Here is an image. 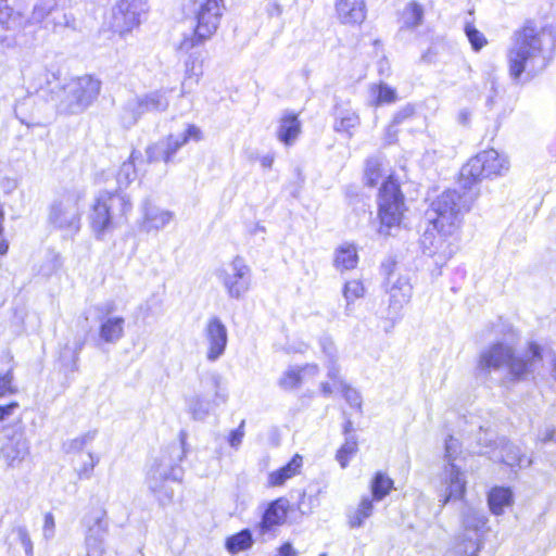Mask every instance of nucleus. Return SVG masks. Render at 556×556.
<instances>
[{
  "mask_svg": "<svg viewBox=\"0 0 556 556\" xmlns=\"http://www.w3.org/2000/svg\"><path fill=\"white\" fill-rule=\"evenodd\" d=\"M223 378L216 371H206L200 376L201 396L211 399L215 405L225 404L228 400L227 390L222 386Z\"/></svg>",
  "mask_w": 556,
  "mask_h": 556,
  "instance_id": "nucleus-21",
  "label": "nucleus"
},
{
  "mask_svg": "<svg viewBox=\"0 0 556 556\" xmlns=\"http://www.w3.org/2000/svg\"><path fill=\"white\" fill-rule=\"evenodd\" d=\"M340 387H341L342 394H343V397L346 401V403L351 407L356 408L357 410L362 412L363 399H362L361 393L356 389H354L351 386H349L348 383H345L343 380H340Z\"/></svg>",
  "mask_w": 556,
  "mask_h": 556,
  "instance_id": "nucleus-51",
  "label": "nucleus"
},
{
  "mask_svg": "<svg viewBox=\"0 0 556 556\" xmlns=\"http://www.w3.org/2000/svg\"><path fill=\"white\" fill-rule=\"evenodd\" d=\"M464 30L473 51H480L488 43L485 36L472 23H466Z\"/></svg>",
  "mask_w": 556,
  "mask_h": 556,
  "instance_id": "nucleus-47",
  "label": "nucleus"
},
{
  "mask_svg": "<svg viewBox=\"0 0 556 556\" xmlns=\"http://www.w3.org/2000/svg\"><path fill=\"white\" fill-rule=\"evenodd\" d=\"M78 464L75 465V471L80 480H89L92 477L94 467L99 464V456L91 452L83 455V458H77Z\"/></svg>",
  "mask_w": 556,
  "mask_h": 556,
  "instance_id": "nucleus-42",
  "label": "nucleus"
},
{
  "mask_svg": "<svg viewBox=\"0 0 556 556\" xmlns=\"http://www.w3.org/2000/svg\"><path fill=\"white\" fill-rule=\"evenodd\" d=\"M185 437L180 432V443H173L161 451L147 475L148 489L156 497L160 505L169 504L174 497V483H179L184 477L181 462L185 457Z\"/></svg>",
  "mask_w": 556,
  "mask_h": 556,
  "instance_id": "nucleus-4",
  "label": "nucleus"
},
{
  "mask_svg": "<svg viewBox=\"0 0 556 556\" xmlns=\"http://www.w3.org/2000/svg\"><path fill=\"white\" fill-rule=\"evenodd\" d=\"M131 210V203L121 191H101L92 205L89 219L91 229L98 240L113 231Z\"/></svg>",
  "mask_w": 556,
  "mask_h": 556,
  "instance_id": "nucleus-6",
  "label": "nucleus"
},
{
  "mask_svg": "<svg viewBox=\"0 0 556 556\" xmlns=\"http://www.w3.org/2000/svg\"><path fill=\"white\" fill-rule=\"evenodd\" d=\"M147 10V0H118L113 8L112 28L119 35L131 31Z\"/></svg>",
  "mask_w": 556,
  "mask_h": 556,
  "instance_id": "nucleus-14",
  "label": "nucleus"
},
{
  "mask_svg": "<svg viewBox=\"0 0 556 556\" xmlns=\"http://www.w3.org/2000/svg\"><path fill=\"white\" fill-rule=\"evenodd\" d=\"M336 10L344 24H361L366 17L365 0H337Z\"/></svg>",
  "mask_w": 556,
  "mask_h": 556,
  "instance_id": "nucleus-25",
  "label": "nucleus"
},
{
  "mask_svg": "<svg viewBox=\"0 0 556 556\" xmlns=\"http://www.w3.org/2000/svg\"><path fill=\"white\" fill-rule=\"evenodd\" d=\"M479 545L473 539H464L455 547L456 556H478Z\"/></svg>",
  "mask_w": 556,
  "mask_h": 556,
  "instance_id": "nucleus-52",
  "label": "nucleus"
},
{
  "mask_svg": "<svg viewBox=\"0 0 556 556\" xmlns=\"http://www.w3.org/2000/svg\"><path fill=\"white\" fill-rule=\"evenodd\" d=\"M23 16L8 4L0 3V26L5 30H13L21 27Z\"/></svg>",
  "mask_w": 556,
  "mask_h": 556,
  "instance_id": "nucleus-43",
  "label": "nucleus"
},
{
  "mask_svg": "<svg viewBox=\"0 0 556 556\" xmlns=\"http://www.w3.org/2000/svg\"><path fill=\"white\" fill-rule=\"evenodd\" d=\"M372 94L375 96L374 104L376 106L382 104H389L396 100V91L387 84H380L372 88Z\"/></svg>",
  "mask_w": 556,
  "mask_h": 556,
  "instance_id": "nucleus-46",
  "label": "nucleus"
},
{
  "mask_svg": "<svg viewBox=\"0 0 556 556\" xmlns=\"http://www.w3.org/2000/svg\"><path fill=\"white\" fill-rule=\"evenodd\" d=\"M84 525L87 528L85 534L87 556H103L110 527L106 510L103 508L92 509L84 518Z\"/></svg>",
  "mask_w": 556,
  "mask_h": 556,
  "instance_id": "nucleus-12",
  "label": "nucleus"
},
{
  "mask_svg": "<svg viewBox=\"0 0 556 556\" xmlns=\"http://www.w3.org/2000/svg\"><path fill=\"white\" fill-rule=\"evenodd\" d=\"M543 362V348L534 341L522 351L511 344L496 341L478 355L475 376L483 383H496L502 387L516 386L534 378Z\"/></svg>",
  "mask_w": 556,
  "mask_h": 556,
  "instance_id": "nucleus-2",
  "label": "nucleus"
},
{
  "mask_svg": "<svg viewBox=\"0 0 556 556\" xmlns=\"http://www.w3.org/2000/svg\"><path fill=\"white\" fill-rule=\"evenodd\" d=\"M168 90L159 89L130 98L123 106L121 119L126 128L134 126L146 113H162L169 105Z\"/></svg>",
  "mask_w": 556,
  "mask_h": 556,
  "instance_id": "nucleus-11",
  "label": "nucleus"
},
{
  "mask_svg": "<svg viewBox=\"0 0 556 556\" xmlns=\"http://www.w3.org/2000/svg\"><path fill=\"white\" fill-rule=\"evenodd\" d=\"M404 211V195L400 185L389 177L381 185L378 194V217L380 220L378 232L384 237L390 236L391 229L401 225Z\"/></svg>",
  "mask_w": 556,
  "mask_h": 556,
  "instance_id": "nucleus-10",
  "label": "nucleus"
},
{
  "mask_svg": "<svg viewBox=\"0 0 556 556\" xmlns=\"http://www.w3.org/2000/svg\"><path fill=\"white\" fill-rule=\"evenodd\" d=\"M86 191L73 187L56 194L48 207V223L55 229L76 235L81 228Z\"/></svg>",
  "mask_w": 556,
  "mask_h": 556,
  "instance_id": "nucleus-7",
  "label": "nucleus"
},
{
  "mask_svg": "<svg viewBox=\"0 0 556 556\" xmlns=\"http://www.w3.org/2000/svg\"><path fill=\"white\" fill-rule=\"evenodd\" d=\"M414 113L415 111L412 105H405L394 114L391 123H393L396 126H400L403 123L409 121L414 116Z\"/></svg>",
  "mask_w": 556,
  "mask_h": 556,
  "instance_id": "nucleus-56",
  "label": "nucleus"
},
{
  "mask_svg": "<svg viewBox=\"0 0 556 556\" xmlns=\"http://www.w3.org/2000/svg\"><path fill=\"white\" fill-rule=\"evenodd\" d=\"M186 75L181 85V92L185 93L188 87H191L193 84H198L200 77L203 74L202 63L198 62L193 59L192 54H190L189 59L185 63Z\"/></svg>",
  "mask_w": 556,
  "mask_h": 556,
  "instance_id": "nucleus-41",
  "label": "nucleus"
},
{
  "mask_svg": "<svg viewBox=\"0 0 556 556\" xmlns=\"http://www.w3.org/2000/svg\"><path fill=\"white\" fill-rule=\"evenodd\" d=\"M444 465L441 485L439 492V502L445 506L452 501L463 500L466 493L467 480L465 472L455 464V460L462 453L460 442L453 435L445 440Z\"/></svg>",
  "mask_w": 556,
  "mask_h": 556,
  "instance_id": "nucleus-8",
  "label": "nucleus"
},
{
  "mask_svg": "<svg viewBox=\"0 0 556 556\" xmlns=\"http://www.w3.org/2000/svg\"><path fill=\"white\" fill-rule=\"evenodd\" d=\"M288 500L283 497L271 501L267 505L262 519L257 525V529L262 535L267 534L275 527L285 523L288 515Z\"/></svg>",
  "mask_w": 556,
  "mask_h": 556,
  "instance_id": "nucleus-20",
  "label": "nucleus"
},
{
  "mask_svg": "<svg viewBox=\"0 0 556 556\" xmlns=\"http://www.w3.org/2000/svg\"><path fill=\"white\" fill-rule=\"evenodd\" d=\"M453 231H443L441 229L427 228L420 238L422 253L433 258L437 266H443L455 252L454 247L447 240V236Z\"/></svg>",
  "mask_w": 556,
  "mask_h": 556,
  "instance_id": "nucleus-15",
  "label": "nucleus"
},
{
  "mask_svg": "<svg viewBox=\"0 0 556 556\" xmlns=\"http://www.w3.org/2000/svg\"><path fill=\"white\" fill-rule=\"evenodd\" d=\"M364 287L358 280L345 282L343 287V296L346 300V309H349L351 303L364 295Z\"/></svg>",
  "mask_w": 556,
  "mask_h": 556,
  "instance_id": "nucleus-50",
  "label": "nucleus"
},
{
  "mask_svg": "<svg viewBox=\"0 0 556 556\" xmlns=\"http://www.w3.org/2000/svg\"><path fill=\"white\" fill-rule=\"evenodd\" d=\"M142 220L140 222V229L146 232L159 231L163 229L173 219V213L167 210L160 208L152 205L150 200H144L142 205Z\"/></svg>",
  "mask_w": 556,
  "mask_h": 556,
  "instance_id": "nucleus-22",
  "label": "nucleus"
},
{
  "mask_svg": "<svg viewBox=\"0 0 556 556\" xmlns=\"http://www.w3.org/2000/svg\"><path fill=\"white\" fill-rule=\"evenodd\" d=\"M254 544L252 531L248 528L228 536L225 541V548L231 555L250 549Z\"/></svg>",
  "mask_w": 556,
  "mask_h": 556,
  "instance_id": "nucleus-29",
  "label": "nucleus"
},
{
  "mask_svg": "<svg viewBox=\"0 0 556 556\" xmlns=\"http://www.w3.org/2000/svg\"><path fill=\"white\" fill-rule=\"evenodd\" d=\"M302 383V375L298 368H289L278 380V386L285 391L299 388Z\"/></svg>",
  "mask_w": 556,
  "mask_h": 556,
  "instance_id": "nucleus-45",
  "label": "nucleus"
},
{
  "mask_svg": "<svg viewBox=\"0 0 556 556\" xmlns=\"http://www.w3.org/2000/svg\"><path fill=\"white\" fill-rule=\"evenodd\" d=\"M116 311V304L114 301H108L97 306L98 318L104 316H114L113 313Z\"/></svg>",
  "mask_w": 556,
  "mask_h": 556,
  "instance_id": "nucleus-59",
  "label": "nucleus"
},
{
  "mask_svg": "<svg viewBox=\"0 0 556 556\" xmlns=\"http://www.w3.org/2000/svg\"><path fill=\"white\" fill-rule=\"evenodd\" d=\"M13 374L12 370H8L4 375H0V396L14 393L12 386Z\"/></svg>",
  "mask_w": 556,
  "mask_h": 556,
  "instance_id": "nucleus-57",
  "label": "nucleus"
},
{
  "mask_svg": "<svg viewBox=\"0 0 556 556\" xmlns=\"http://www.w3.org/2000/svg\"><path fill=\"white\" fill-rule=\"evenodd\" d=\"M135 154L132 151L129 159L125 161L116 175V181L118 185V189H123L129 186L131 181H134L137 177L136 166H135Z\"/></svg>",
  "mask_w": 556,
  "mask_h": 556,
  "instance_id": "nucleus-39",
  "label": "nucleus"
},
{
  "mask_svg": "<svg viewBox=\"0 0 556 556\" xmlns=\"http://www.w3.org/2000/svg\"><path fill=\"white\" fill-rule=\"evenodd\" d=\"M513 503V492L508 488L495 486L488 496L490 510L494 515L503 514L504 509Z\"/></svg>",
  "mask_w": 556,
  "mask_h": 556,
  "instance_id": "nucleus-30",
  "label": "nucleus"
},
{
  "mask_svg": "<svg viewBox=\"0 0 556 556\" xmlns=\"http://www.w3.org/2000/svg\"><path fill=\"white\" fill-rule=\"evenodd\" d=\"M399 126L391 123L386 130V141L388 144H392L397 139Z\"/></svg>",
  "mask_w": 556,
  "mask_h": 556,
  "instance_id": "nucleus-63",
  "label": "nucleus"
},
{
  "mask_svg": "<svg viewBox=\"0 0 556 556\" xmlns=\"http://www.w3.org/2000/svg\"><path fill=\"white\" fill-rule=\"evenodd\" d=\"M394 488V481L384 472L378 471L375 473L371 483V500L382 501Z\"/></svg>",
  "mask_w": 556,
  "mask_h": 556,
  "instance_id": "nucleus-33",
  "label": "nucleus"
},
{
  "mask_svg": "<svg viewBox=\"0 0 556 556\" xmlns=\"http://www.w3.org/2000/svg\"><path fill=\"white\" fill-rule=\"evenodd\" d=\"M125 334L123 316L99 317V338L108 344H116Z\"/></svg>",
  "mask_w": 556,
  "mask_h": 556,
  "instance_id": "nucleus-24",
  "label": "nucleus"
},
{
  "mask_svg": "<svg viewBox=\"0 0 556 556\" xmlns=\"http://www.w3.org/2000/svg\"><path fill=\"white\" fill-rule=\"evenodd\" d=\"M425 10L417 1H409L400 14L401 29H416L424 23Z\"/></svg>",
  "mask_w": 556,
  "mask_h": 556,
  "instance_id": "nucleus-27",
  "label": "nucleus"
},
{
  "mask_svg": "<svg viewBox=\"0 0 556 556\" xmlns=\"http://www.w3.org/2000/svg\"><path fill=\"white\" fill-rule=\"evenodd\" d=\"M302 465V456L295 454L286 465L269 473V484L273 486L282 485L288 479L299 473Z\"/></svg>",
  "mask_w": 556,
  "mask_h": 556,
  "instance_id": "nucleus-28",
  "label": "nucleus"
},
{
  "mask_svg": "<svg viewBox=\"0 0 556 556\" xmlns=\"http://www.w3.org/2000/svg\"><path fill=\"white\" fill-rule=\"evenodd\" d=\"M3 220H4V211L0 206V255H5L9 250V242L3 236Z\"/></svg>",
  "mask_w": 556,
  "mask_h": 556,
  "instance_id": "nucleus-61",
  "label": "nucleus"
},
{
  "mask_svg": "<svg viewBox=\"0 0 556 556\" xmlns=\"http://www.w3.org/2000/svg\"><path fill=\"white\" fill-rule=\"evenodd\" d=\"M266 12L269 16H280L282 14V7L278 2L271 1L267 4Z\"/></svg>",
  "mask_w": 556,
  "mask_h": 556,
  "instance_id": "nucleus-64",
  "label": "nucleus"
},
{
  "mask_svg": "<svg viewBox=\"0 0 556 556\" xmlns=\"http://www.w3.org/2000/svg\"><path fill=\"white\" fill-rule=\"evenodd\" d=\"M507 169V160L494 149L479 152L460 169L458 185L463 192L448 189L431 203L427 212L430 224L443 231H453L478 199L479 182L484 178L501 176Z\"/></svg>",
  "mask_w": 556,
  "mask_h": 556,
  "instance_id": "nucleus-1",
  "label": "nucleus"
},
{
  "mask_svg": "<svg viewBox=\"0 0 556 556\" xmlns=\"http://www.w3.org/2000/svg\"><path fill=\"white\" fill-rule=\"evenodd\" d=\"M244 426H245V421L241 420L238 428L230 431L229 437H228V443L231 447L238 448L239 445L242 443V439L244 437Z\"/></svg>",
  "mask_w": 556,
  "mask_h": 556,
  "instance_id": "nucleus-55",
  "label": "nucleus"
},
{
  "mask_svg": "<svg viewBox=\"0 0 556 556\" xmlns=\"http://www.w3.org/2000/svg\"><path fill=\"white\" fill-rule=\"evenodd\" d=\"M54 517L51 513H47L45 515V522H43V536L49 540L54 535Z\"/></svg>",
  "mask_w": 556,
  "mask_h": 556,
  "instance_id": "nucleus-58",
  "label": "nucleus"
},
{
  "mask_svg": "<svg viewBox=\"0 0 556 556\" xmlns=\"http://www.w3.org/2000/svg\"><path fill=\"white\" fill-rule=\"evenodd\" d=\"M48 77V74H46ZM54 81L47 78V87H40L42 92L48 91V101L54 103L61 114H79L84 112L99 96L101 81L90 75L72 78L61 85L55 74Z\"/></svg>",
  "mask_w": 556,
  "mask_h": 556,
  "instance_id": "nucleus-5",
  "label": "nucleus"
},
{
  "mask_svg": "<svg viewBox=\"0 0 556 556\" xmlns=\"http://www.w3.org/2000/svg\"><path fill=\"white\" fill-rule=\"evenodd\" d=\"M381 177L380 162L377 157H369L366 161L364 173L365 184L369 187H375Z\"/></svg>",
  "mask_w": 556,
  "mask_h": 556,
  "instance_id": "nucleus-48",
  "label": "nucleus"
},
{
  "mask_svg": "<svg viewBox=\"0 0 556 556\" xmlns=\"http://www.w3.org/2000/svg\"><path fill=\"white\" fill-rule=\"evenodd\" d=\"M29 444L22 425L7 427L1 453L10 467L17 466L28 454Z\"/></svg>",
  "mask_w": 556,
  "mask_h": 556,
  "instance_id": "nucleus-17",
  "label": "nucleus"
},
{
  "mask_svg": "<svg viewBox=\"0 0 556 556\" xmlns=\"http://www.w3.org/2000/svg\"><path fill=\"white\" fill-rule=\"evenodd\" d=\"M203 337L207 344L206 358L216 362L224 355L228 343V331L219 317L214 316L207 320Z\"/></svg>",
  "mask_w": 556,
  "mask_h": 556,
  "instance_id": "nucleus-18",
  "label": "nucleus"
},
{
  "mask_svg": "<svg viewBox=\"0 0 556 556\" xmlns=\"http://www.w3.org/2000/svg\"><path fill=\"white\" fill-rule=\"evenodd\" d=\"M319 345L328 362L338 361L337 348L329 336H323L319 339Z\"/></svg>",
  "mask_w": 556,
  "mask_h": 556,
  "instance_id": "nucleus-53",
  "label": "nucleus"
},
{
  "mask_svg": "<svg viewBox=\"0 0 556 556\" xmlns=\"http://www.w3.org/2000/svg\"><path fill=\"white\" fill-rule=\"evenodd\" d=\"M181 149L178 140H175L174 135H169L165 140H161L147 148V157L149 162L163 161L168 164L173 161L174 156Z\"/></svg>",
  "mask_w": 556,
  "mask_h": 556,
  "instance_id": "nucleus-26",
  "label": "nucleus"
},
{
  "mask_svg": "<svg viewBox=\"0 0 556 556\" xmlns=\"http://www.w3.org/2000/svg\"><path fill=\"white\" fill-rule=\"evenodd\" d=\"M29 22H45V27L52 25L53 29H56L58 27H75V20L73 16L59 9L56 0H38L34 5Z\"/></svg>",
  "mask_w": 556,
  "mask_h": 556,
  "instance_id": "nucleus-16",
  "label": "nucleus"
},
{
  "mask_svg": "<svg viewBox=\"0 0 556 556\" xmlns=\"http://www.w3.org/2000/svg\"><path fill=\"white\" fill-rule=\"evenodd\" d=\"M217 276L232 299H240L250 289L251 268L239 255L231 261L229 269H220Z\"/></svg>",
  "mask_w": 556,
  "mask_h": 556,
  "instance_id": "nucleus-13",
  "label": "nucleus"
},
{
  "mask_svg": "<svg viewBox=\"0 0 556 556\" xmlns=\"http://www.w3.org/2000/svg\"><path fill=\"white\" fill-rule=\"evenodd\" d=\"M484 447L480 448L477 453L480 455H488L489 458L493 462L503 463L509 467H521L523 456L520 453L519 447L508 442L506 439H501L500 442H494L495 447L490 451L486 450L491 447V443L493 442L492 438H486Z\"/></svg>",
  "mask_w": 556,
  "mask_h": 556,
  "instance_id": "nucleus-19",
  "label": "nucleus"
},
{
  "mask_svg": "<svg viewBox=\"0 0 556 556\" xmlns=\"http://www.w3.org/2000/svg\"><path fill=\"white\" fill-rule=\"evenodd\" d=\"M381 273L386 276L383 289L389 295L387 317L397 321L402 317L404 306L410 301L413 286L407 274L399 270L396 263L389 260L381 264Z\"/></svg>",
  "mask_w": 556,
  "mask_h": 556,
  "instance_id": "nucleus-9",
  "label": "nucleus"
},
{
  "mask_svg": "<svg viewBox=\"0 0 556 556\" xmlns=\"http://www.w3.org/2000/svg\"><path fill=\"white\" fill-rule=\"evenodd\" d=\"M174 137H175V140H178V143L182 148L190 141H194V142L201 141L203 138V134H202V130L198 126H195L193 124H188L181 134L174 135Z\"/></svg>",
  "mask_w": 556,
  "mask_h": 556,
  "instance_id": "nucleus-49",
  "label": "nucleus"
},
{
  "mask_svg": "<svg viewBox=\"0 0 556 556\" xmlns=\"http://www.w3.org/2000/svg\"><path fill=\"white\" fill-rule=\"evenodd\" d=\"M338 361L328 362L327 368H328V378L331 379L333 382L338 383L340 386V380H343L340 376V367L337 363Z\"/></svg>",
  "mask_w": 556,
  "mask_h": 556,
  "instance_id": "nucleus-60",
  "label": "nucleus"
},
{
  "mask_svg": "<svg viewBox=\"0 0 556 556\" xmlns=\"http://www.w3.org/2000/svg\"><path fill=\"white\" fill-rule=\"evenodd\" d=\"M374 501L364 496L358 507L349 514V526L351 528H361L364 526L366 519H368L374 513Z\"/></svg>",
  "mask_w": 556,
  "mask_h": 556,
  "instance_id": "nucleus-36",
  "label": "nucleus"
},
{
  "mask_svg": "<svg viewBox=\"0 0 556 556\" xmlns=\"http://www.w3.org/2000/svg\"><path fill=\"white\" fill-rule=\"evenodd\" d=\"M188 406L189 412L194 420H204L208 416L210 412L218 405H215V402H213L211 399L195 394L189 400Z\"/></svg>",
  "mask_w": 556,
  "mask_h": 556,
  "instance_id": "nucleus-34",
  "label": "nucleus"
},
{
  "mask_svg": "<svg viewBox=\"0 0 556 556\" xmlns=\"http://www.w3.org/2000/svg\"><path fill=\"white\" fill-rule=\"evenodd\" d=\"M358 255L353 244L341 245L336 250L334 267L339 270H348L356 267Z\"/></svg>",
  "mask_w": 556,
  "mask_h": 556,
  "instance_id": "nucleus-32",
  "label": "nucleus"
},
{
  "mask_svg": "<svg viewBox=\"0 0 556 556\" xmlns=\"http://www.w3.org/2000/svg\"><path fill=\"white\" fill-rule=\"evenodd\" d=\"M84 343H77L75 349H71L68 346H65L64 351L61 353V359L64 362L66 355H71V364H70V370L76 371L78 369V355L80 350L83 349Z\"/></svg>",
  "mask_w": 556,
  "mask_h": 556,
  "instance_id": "nucleus-54",
  "label": "nucleus"
},
{
  "mask_svg": "<svg viewBox=\"0 0 556 556\" xmlns=\"http://www.w3.org/2000/svg\"><path fill=\"white\" fill-rule=\"evenodd\" d=\"M357 437L344 438V443L336 453V460L340 464L341 468H346L349 466L350 459L357 453Z\"/></svg>",
  "mask_w": 556,
  "mask_h": 556,
  "instance_id": "nucleus-40",
  "label": "nucleus"
},
{
  "mask_svg": "<svg viewBox=\"0 0 556 556\" xmlns=\"http://www.w3.org/2000/svg\"><path fill=\"white\" fill-rule=\"evenodd\" d=\"M18 407L16 402H11L5 405H0V421H4L9 416H11Z\"/></svg>",
  "mask_w": 556,
  "mask_h": 556,
  "instance_id": "nucleus-62",
  "label": "nucleus"
},
{
  "mask_svg": "<svg viewBox=\"0 0 556 556\" xmlns=\"http://www.w3.org/2000/svg\"><path fill=\"white\" fill-rule=\"evenodd\" d=\"M486 517L481 509L466 507L463 510V526L467 530L479 531L486 523Z\"/></svg>",
  "mask_w": 556,
  "mask_h": 556,
  "instance_id": "nucleus-38",
  "label": "nucleus"
},
{
  "mask_svg": "<svg viewBox=\"0 0 556 556\" xmlns=\"http://www.w3.org/2000/svg\"><path fill=\"white\" fill-rule=\"evenodd\" d=\"M12 534L15 535V540L23 546L25 555L34 556V544L27 527L22 523H16L12 528Z\"/></svg>",
  "mask_w": 556,
  "mask_h": 556,
  "instance_id": "nucleus-44",
  "label": "nucleus"
},
{
  "mask_svg": "<svg viewBox=\"0 0 556 556\" xmlns=\"http://www.w3.org/2000/svg\"><path fill=\"white\" fill-rule=\"evenodd\" d=\"M334 117L336 121L333 129L337 132H346L349 136L352 135L351 129L355 128L359 124L358 115L349 109L336 108Z\"/></svg>",
  "mask_w": 556,
  "mask_h": 556,
  "instance_id": "nucleus-31",
  "label": "nucleus"
},
{
  "mask_svg": "<svg viewBox=\"0 0 556 556\" xmlns=\"http://www.w3.org/2000/svg\"><path fill=\"white\" fill-rule=\"evenodd\" d=\"M555 48L556 36L552 29H538L532 22H527L514 33L507 50L510 78L518 84L523 74L532 78L542 73L553 60Z\"/></svg>",
  "mask_w": 556,
  "mask_h": 556,
  "instance_id": "nucleus-3",
  "label": "nucleus"
},
{
  "mask_svg": "<svg viewBox=\"0 0 556 556\" xmlns=\"http://www.w3.org/2000/svg\"><path fill=\"white\" fill-rule=\"evenodd\" d=\"M301 130L302 125L298 114L287 111L279 119L276 135L283 146L291 147L295 143Z\"/></svg>",
  "mask_w": 556,
  "mask_h": 556,
  "instance_id": "nucleus-23",
  "label": "nucleus"
},
{
  "mask_svg": "<svg viewBox=\"0 0 556 556\" xmlns=\"http://www.w3.org/2000/svg\"><path fill=\"white\" fill-rule=\"evenodd\" d=\"M489 83L490 94L486 97L485 106L489 111H496V116L501 117L506 114V109L504 108V91L500 90L495 78H491Z\"/></svg>",
  "mask_w": 556,
  "mask_h": 556,
  "instance_id": "nucleus-37",
  "label": "nucleus"
},
{
  "mask_svg": "<svg viewBox=\"0 0 556 556\" xmlns=\"http://www.w3.org/2000/svg\"><path fill=\"white\" fill-rule=\"evenodd\" d=\"M97 434V430H89L75 439L66 441L63 444V450L66 454H77L78 458H83V451L94 441Z\"/></svg>",
  "mask_w": 556,
  "mask_h": 556,
  "instance_id": "nucleus-35",
  "label": "nucleus"
}]
</instances>
